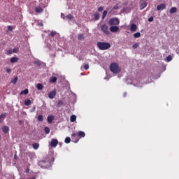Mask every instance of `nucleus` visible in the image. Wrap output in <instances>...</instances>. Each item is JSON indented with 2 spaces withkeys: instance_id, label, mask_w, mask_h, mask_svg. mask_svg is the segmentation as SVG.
<instances>
[{
  "instance_id": "6",
  "label": "nucleus",
  "mask_w": 179,
  "mask_h": 179,
  "mask_svg": "<svg viewBox=\"0 0 179 179\" xmlns=\"http://www.w3.org/2000/svg\"><path fill=\"white\" fill-rule=\"evenodd\" d=\"M148 6V3L143 0L140 1V9L142 10L143 9H145Z\"/></svg>"
},
{
  "instance_id": "2",
  "label": "nucleus",
  "mask_w": 179,
  "mask_h": 179,
  "mask_svg": "<svg viewBox=\"0 0 179 179\" xmlns=\"http://www.w3.org/2000/svg\"><path fill=\"white\" fill-rule=\"evenodd\" d=\"M110 70L113 73H120L121 72V69L117 63H112L110 66Z\"/></svg>"
},
{
  "instance_id": "47",
  "label": "nucleus",
  "mask_w": 179,
  "mask_h": 179,
  "mask_svg": "<svg viewBox=\"0 0 179 179\" xmlns=\"http://www.w3.org/2000/svg\"><path fill=\"white\" fill-rule=\"evenodd\" d=\"M32 111H36V106H34Z\"/></svg>"
},
{
  "instance_id": "40",
  "label": "nucleus",
  "mask_w": 179,
  "mask_h": 179,
  "mask_svg": "<svg viewBox=\"0 0 179 179\" xmlns=\"http://www.w3.org/2000/svg\"><path fill=\"white\" fill-rule=\"evenodd\" d=\"M84 69H85V71H87V69H89V64H85V65H84Z\"/></svg>"
},
{
  "instance_id": "4",
  "label": "nucleus",
  "mask_w": 179,
  "mask_h": 179,
  "mask_svg": "<svg viewBox=\"0 0 179 179\" xmlns=\"http://www.w3.org/2000/svg\"><path fill=\"white\" fill-rule=\"evenodd\" d=\"M101 31L103 32L104 34H106V36L110 35V31H108V27L106 24H103V25H101Z\"/></svg>"
},
{
  "instance_id": "30",
  "label": "nucleus",
  "mask_w": 179,
  "mask_h": 179,
  "mask_svg": "<svg viewBox=\"0 0 179 179\" xmlns=\"http://www.w3.org/2000/svg\"><path fill=\"white\" fill-rule=\"evenodd\" d=\"M66 19H69V20H72L73 19V15L72 14H69L66 16Z\"/></svg>"
},
{
  "instance_id": "19",
  "label": "nucleus",
  "mask_w": 179,
  "mask_h": 179,
  "mask_svg": "<svg viewBox=\"0 0 179 179\" xmlns=\"http://www.w3.org/2000/svg\"><path fill=\"white\" fill-rule=\"evenodd\" d=\"M44 86H43V84L41 83H38L36 85V88L38 89V90H43Z\"/></svg>"
},
{
  "instance_id": "15",
  "label": "nucleus",
  "mask_w": 179,
  "mask_h": 179,
  "mask_svg": "<svg viewBox=\"0 0 179 179\" xmlns=\"http://www.w3.org/2000/svg\"><path fill=\"white\" fill-rule=\"evenodd\" d=\"M6 118V113L0 115V122H2Z\"/></svg>"
},
{
  "instance_id": "11",
  "label": "nucleus",
  "mask_w": 179,
  "mask_h": 179,
  "mask_svg": "<svg viewBox=\"0 0 179 179\" xmlns=\"http://www.w3.org/2000/svg\"><path fill=\"white\" fill-rule=\"evenodd\" d=\"M77 135L78 136H79V138H85V136H86V134H85V131H78Z\"/></svg>"
},
{
  "instance_id": "49",
  "label": "nucleus",
  "mask_w": 179,
  "mask_h": 179,
  "mask_svg": "<svg viewBox=\"0 0 179 179\" xmlns=\"http://www.w3.org/2000/svg\"><path fill=\"white\" fill-rule=\"evenodd\" d=\"M124 97H125V96H127V93H124Z\"/></svg>"
},
{
  "instance_id": "22",
  "label": "nucleus",
  "mask_w": 179,
  "mask_h": 179,
  "mask_svg": "<svg viewBox=\"0 0 179 179\" xmlns=\"http://www.w3.org/2000/svg\"><path fill=\"white\" fill-rule=\"evenodd\" d=\"M94 20H99V19H100V14H99V13H95L94 14Z\"/></svg>"
},
{
  "instance_id": "21",
  "label": "nucleus",
  "mask_w": 179,
  "mask_h": 179,
  "mask_svg": "<svg viewBox=\"0 0 179 179\" xmlns=\"http://www.w3.org/2000/svg\"><path fill=\"white\" fill-rule=\"evenodd\" d=\"M176 12H177V8L176 7H172L170 10H169V13H176Z\"/></svg>"
},
{
  "instance_id": "12",
  "label": "nucleus",
  "mask_w": 179,
  "mask_h": 179,
  "mask_svg": "<svg viewBox=\"0 0 179 179\" xmlns=\"http://www.w3.org/2000/svg\"><path fill=\"white\" fill-rule=\"evenodd\" d=\"M138 29V27L135 24H131L130 26L131 31H135Z\"/></svg>"
},
{
  "instance_id": "43",
  "label": "nucleus",
  "mask_w": 179,
  "mask_h": 179,
  "mask_svg": "<svg viewBox=\"0 0 179 179\" xmlns=\"http://www.w3.org/2000/svg\"><path fill=\"white\" fill-rule=\"evenodd\" d=\"M6 72H7V73H10V72H12V70H10V69H9V68H7Z\"/></svg>"
},
{
  "instance_id": "25",
  "label": "nucleus",
  "mask_w": 179,
  "mask_h": 179,
  "mask_svg": "<svg viewBox=\"0 0 179 179\" xmlns=\"http://www.w3.org/2000/svg\"><path fill=\"white\" fill-rule=\"evenodd\" d=\"M18 59L17 57H12L10 59V62L11 64H15V62H17Z\"/></svg>"
},
{
  "instance_id": "24",
  "label": "nucleus",
  "mask_w": 179,
  "mask_h": 179,
  "mask_svg": "<svg viewBox=\"0 0 179 179\" xmlns=\"http://www.w3.org/2000/svg\"><path fill=\"white\" fill-rule=\"evenodd\" d=\"M107 13H108V11L107 10H103V13H102V20L106 19V17L107 16Z\"/></svg>"
},
{
  "instance_id": "16",
  "label": "nucleus",
  "mask_w": 179,
  "mask_h": 179,
  "mask_svg": "<svg viewBox=\"0 0 179 179\" xmlns=\"http://www.w3.org/2000/svg\"><path fill=\"white\" fill-rule=\"evenodd\" d=\"M57 77H51L49 80L50 83H55L57 82Z\"/></svg>"
},
{
  "instance_id": "5",
  "label": "nucleus",
  "mask_w": 179,
  "mask_h": 179,
  "mask_svg": "<svg viewBox=\"0 0 179 179\" xmlns=\"http://www.w3.org/2000/svg\"><path fill=\"white\" fill-rule=\"evenodd\" d=\"M58 145V140L56 138H52L50 142L51 148H56Z\"/></svg>"
},
{
  "instance_id": "44",
  "label": "nucleus",
  "mask_w": 179,
  "mask_h": 179,
  "mask_svg": "<svg viewBox=\"0 0 179 179\" xmlns=\"http://www.w3.org/2000/svg\"><path fill=\"white\" fill-rule=\"evenodd\" d=\"M148 22H153V17H150L148 18Z\"/></svg>"
},
{
  "instance_id": "41",
  "label": "nucleus",
  "mask_w": 179,
  "mask_h": 179,
  "mask_svg": "<svg viewBox=\"0 0 179 179\" xmlns=\"http://www.w3.org/2000/svg\"><path fill=\"white\" fill-rule=\"evenodd\" d=\"M25 173H26L27 174H29V173H30V168H29V167H27V169H26V171H25Z\"/></svg>"
},
{
  "instance_id": "33",
  "label": "nucleus",
  "mask_w": 179,
  "mask_h": 179,
  "mask_svg": "<svg viewBox=\"0 0 179 179\" xmlns=\"http://www.w3.org/2000/svg\"><path fill=\"white\" fill-rule=\"evenodd\" d=\"M65 143H71V138L66 137L64 140Z\"/></svg>"
},
{
  "instance_id": "35",
  "label": "nucleus",
  "mask_w": 179,
  "mask_h": 179,
  "mask_svg": "<svg viewBox=\"0 0 179 179\" xmlns=\"http://www.w3.org/2000/svg\"><path fill=\"white\" fill-rule=\"evenodd\" d=\"M64 104V102L62 101H59L57 103V107H62Z\"/></svg>"
},
{
  "instance_id": "27",
  "label": "nucleus",
  "mask_w": 179,
  "mask_h": 179,
  "mask_svg": "<svg viewBox=\"0 0 179 179\" xmlns=\"http://www.w3.org/2000/svg\"><path fill=\"white\" fill-rule=\"evenodd\" d=\"M20 94H29V90L25 89L24 90L21 91Z\"/></svg>"
},
{
  "instance_id": "28",
  "label": "nucleus",
  "mask_w": 179,
  "mask_h": 179,
  "mask_svg": "<svg viewBox=\"0 0 179 179\" xmlns=\"http://www.w3.org/2000/svg\"><path fill=\"white\" fill-rule=\"evenodd\" d=\"M134 37L135 38H139L141 37V32H136L134 34Z\"/></svg>"
},
{
  "instance_id": "42",
  "label": "nucleus",
  "mask_w": 179,
  "mask_h": 179,
  "mask_svg": "<svg viewBox=\"0 0 179 179\" xmlns=\"http://www.w3.org/2000/svg\"><path fill=\"white\" fill-rule=\"evenodd\" d=\"M10 54H12V50L7 51V52H6L7 55H10Z\"/></svg>"
},
{
  "instance_id": "48",
  "label": "nucleus",
  "mask_w": 179,
  "mask_h": 179,
  "mask_svg": "<svg viewBox=\"0 0 179 179\" xmlns=\"http://www.w3.org/2000/svg\"><path fill=\"white\" fill-rule=\"evenodd\" d=\"M64 16H65V15H64V14L62 13L61 17H64Z\"/></svg>"
},
{
  "instance_id": "37",
  "label": "nucleus",
  "mask_w": 179,
  "mask_h": 179,
  "mask_svg": "<svg viewBox=\"0 0 179 179\" xmlns=\"http://www.w3.org/2000/svg\"><path fill=\"white\" fill-rule=\"evenodd\" d=\"M113 9H114L115 10H118V9H120V6H118V4H116L113 6Z\"/></svg>"
},
{
  "instance_id": "13",
  "label": "nucleus",
  "mask_w": 179,
  "mask_h": 179,
  "mask_svg": "<svg viewBox=\"0 0 179 179\" xmlns=\"http://www.w3.org/2000/svg\"><path fill=\"white\" fill-rule=\"evenodd\" d=\"M2 131H3V134H8V132H9V131H10L9 127L3 126L2 127Z\"/></svg>"
},
{
  "instance_id": "50",
  "label": "nucleus",
  "mask_w": 179,
  "mask_h": 179,
  "mask_svg": "<svg viewBox=\"0 0 179 179\" xmlns=\"http://www.w3.org/2000/svg\"><path fill=\"white\" fill-rule=\"evenodd\" d=\"M14 158L16 159V155H15Z\"/></svg>"
},
{
  "instance_id": "29",
  "label": "nucleus",
  "mask_w": 179,
  "mask_h": 179,
  "mask_svg": "<svg viewBox=\"0 0 179 179\" xmlns=\"http://www.w3.org/2000/svg\"><path fill=\"white\" fill-rule=\"evenodd\" d=\"M30 104H31V101L30 99H27L24 101L25 106H30Z\"/></svg>"
},
{
  "instance_id": "3",
  "label": "nucleus",
  "mask_w": 179,
  "mask_h": 179,
  "mask_svg": "<svg viewBox=\"0 0 179 179\" xmlns=\"http://www.w3.org/2000/svg\"><path fill=\"white\" fill-rule=\"evenodd\" d=\"M110 26H118L120 24V20L117 17H113L109 20Z\"/></svg>"
},
{
  "instance_id": "18",
  "label": "nucleus",
  "mask_w": 179,
  "mask_h": 179,
  "mask_svg": "<svg viewBox=\"0 0 179 179\" xmlns=\"http://www.w3.org/2000/svg\"><path fill=\"white\" fill-rule=\"evenodd\" d=\"M47 120H48V124H51L54 120V116H48Z\"/></svg>"
},
{
  "instance_id": "36",
  "label": "nucleus",
  "mask_w": 179,
  "mask_h": 179,
  "mask_svg": "<svg viewBox=\"0 0 179 179\" xmlns=\"http://www.w3.org/2000/svg\"><path fill=\"white\" fill-rule=\"evenodd\" d=\"M55 34H57V32L56 31H51L49 34V36H50V37H54V36H55Z\"/></svg>"
},
{
  "instance_id": "46",
  "label": "nucleus",
  "mask_w": 179,
  "mask_h": 179,
  "mask_svg": "<svg viewBox=\"0 0 179 179\" xmlns=\"http://www.w3.org/2000/svg\"><path fill=\"white\" fill-rule=\"evenodd\" d=\"M27 179H36V176L33 175L31 178H27Z\"/></svg>"
},
{
  "instance_id": "23",
  "label": "nucleus",
  "mask_w": 179,
  "mask_h": 179,
  "mask_svg": "<svg viewBox=\"0 0 179 179\" xmlns=\"http://www.w3.org/2000/svg\"><path fill=\"white\" fill-rule=\"evenodd\" d=\"M78 38L80 41H82V40H85V35L83 34H79Z\"/></svg>"
},
{
  "instance_id": "31",
  "label": "nucleus",
  "mask_w": 179,
  "mask_h": 179,
  "mask_svg": "<svg viewBox=\"0 0 179 179\" xmlns=\"http://www.w3.org/2000/svg\"><path fill=\"white\" fill-rule=\"evenodd\" d=\"M173 60V57H171V55H169L166 58V61L167 62H170V61Z\"/></svg>"
},
{
  "instance_id": "9",
  "label": "nucleus",
  "mask_w": 179,
  "mask_h": 179,
  "mask_svg": "<svg viewBox=\"0 0 179 179\" xmlns=\"http://www.w3.org/2000/svg\"><path fill=\"white\" fill-rule=\"evenodd\" d=\"M166 9V4L162 3L157 6V10H163Z\"/></svg>"
},
{
  "instance_id": "1",
  "label": "nucleus",
  "mask_w": 179,
  "mask_h": 179,
  "mask_svg": "<svg viewBox=\"0 0 179 179\" xmlns=\"http://www.w3.org/2000/svg\"><path fill=\"white\" fill-rule=\"evenodd\" d=\"M96 45L101 51H106L111 48V45L108 42H97Z\"/></svg>"
},
{
  "instance_id": "39",
  "label": "nucleus",
  "mask_w": 179,
  "mask_h": 179,
  "mask_svg": "<svg viewBox=\"0 0 179 179\" xmlns=\"http://www.w3.org/2000/svg\"><path fill=\"white\" fill-rule=\"evenodd\" d=\"M132 47L133 48H138V47H139V43H134Z\"/></svg>"
},
{
  "instance_id": "7",
  "label": "nucleus",
  "mask_w": 179,
  "mask_h": 179,
  "mask_svg": "<svg viewBox=\"0 0 179 179\" xmlns=\"http://www.w3.org/2000/svg\"><path fill=\"white\" fill-rule=\"evenodd\" d=\"M120 30V27L117 26H113L110 27V31L112 33H117Z\"/></svg>"
},
{
  "instance_id": "51",
  "label": "nucleus",
  "mask_w": 179,
  "mask_h": 179,
  "mask_svg": "<svg viewBox=\"0 0 179 179\" xmlns=\"http://www.w3.org/2000/svg\"><path fill=\"white\" fill-rule=\"evenodd\" d=\"M0 139H1V135H0Z\"/></svg>"
},
{
  "instance_id": "34",
  "label": "nucleus",
  "mask_w": 179,
  "mask_h": 179,
  "mask_svg": "<svg viewBox=\"0 0 179 179\" xmlns=\"http://www.w3.org/2000/svg\"><path fill=\"white\" fill-rule=\"evenodd\" d=\"M44 120V118L43 117V115H39L38 116V121H41V122H43Z\"/></svg>"
},
{
  "instance_id": "32",
  "label": "nucleus",
  "mask_w": 179,
  "mask_h": 179,
  "mask_svg": "<svg viewBox=\"0 0 179 179\" xmlns=\"http://www.w3.org/2000/svg\"><path fill=\"white\" fill-rule=\"evenodd\" d=\"M44 131H45V134H50V128L48 127H45L44 128Z\"/></svg>"
},
{
  "instance_id": "14",
  "label": "nucleus",
  "mask_w": 179,
  "mask_h": 179,
  "mask_svg": "<svg viewBox=\"0 0 179 179\" xmlns=\"http://www.w3.org/2000/svg\"><path fill=\"white\" fill-rule=\"evenodd\" d=\"M76 135H77L76 133H73L71 134L72 141H73V142H75V143H78V142H79V139H76L75 140V138H76Z\"/></svg>"
},
{
  "instance_id": "45",
  "label": "nucleus",
  "mask_w": 179,
  "mask_h": 179,
  "mask_svg": "<svg viewBox=\"0 0 179 179\" xmlns=\"http://www.w3.org/2000/svg\"><path fill=\"white\" fill-rule=\"evenodd\" d=\"M13 52L14 53V54H16V52H17V49H13Z\"/></svg>"
},
{
  "instance_id": "17",
  "label": "nucleus",
  "mask_w": 179,
  "mask_h": 179,
  "mask_svg": "<svg viewBox=\"0 0 179 179\" xmlns=\"http://www.w3.org/2000/svg\"><path fill=\"white\" fill-rule=\"evenodd\" d=\"M32 148L35 150H37V149H38L40 148V144L35 143L32 144Z\"/></svg>"
},
{
  "instance_id": "10",
  "label": "nucleus",
  "mask_w": 179,
  "mask_h": 179,
  "mask_svg": "<svg viewBox=\"0 0 179 179\" xmlns=\"http://www.w3.org/2000/svg\"><path fill=\"white\" fill-rule=\"evenodd\" d=\"M43 10H44L40 6L35 8V12H36V13H43Z\"/></svg>"
},
{
  "instance_id": "20",
  "label": "nucleus",
  "mask_w": 179,
  "mask_h": 179,
  "mask_svg": "<svg viewBox=\"0 0 179 179\" xmlns=\"http://www.w3.org/2000/svg\"><path fill=\"white\" fill-rule=\"evenodd\" d=\"M71 122H75L76 121V115H72L70 117Z\"/></svg>"
},
{
  "instance_id": "38",
  "label": "nucleus",
  "mask_w": 179,
  "mask_h": 179,
  "mask_svg": "<svg viewBox=\"0 0 179 179\" xmlns=\"http://www.w3.org/2000/svg\"><path fill=\"white\" fill-rule=\"evenodd\" d=\"M103 9H104V7L100 6L98 8V12H103Z\"/></svg>"
},
{
  "instance_id": "8",
  "label": "nucleus",
  "mask_w": 179,
  "mask_h": 179,
  "mask_svg": "<svg viewBox=\"0 0 179 179\" xmlns=\"http://www.w3.org/2000/svg\"><path fill=\"white\" fill-rule=\"evenodd\" d=\"M48 96L49 99H54V97L57 96V91L56 90L51 91Z\"/></svg>"
},
{
  "instance_id": "26",
  "label": "nucleus",
  "mask_w": 179,
  "mask_h": 179,
  "mask_svg": "<svg viewBox=\"0 0 179 179\" xmlns=\"http://www.w3.org/2000/svg\"><path fill=\"white\" fill-rule=\"evenodd\" d=\"M17 76L15 77V78L11 80V83H13V85H16V83H17Z\"/></svg>"
}]
</instances>
